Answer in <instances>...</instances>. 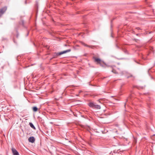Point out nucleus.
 I'll use <instances>...</instances> for the list:
<instances>
[{"instance_id": "18", "label": "nucleus", "mask_w": 155, "mask_h": 155, "mask_svg": "<svg viewBox=\"0 0 155 155\" xmlns=\"http://www.w3.org/2000/svg\"><path fill=\"white\" fill-rule=\"evenodd\" d=\"M138 35V34H137V35Z\"/></svg>"}, {"instance_id": "4", "label": "nucleus", "mask_w": 155, "mask_h": 155, "mask_svg": "<svg viewBox=\"0 0 155 155\" xmlns=\"http://www.w3.org/2000/svg\"><path fill=\"white\" fill-rule=\"evenodd\" d=\"M71 51V50L69 49L66 51H63L61 52H60L57 54V55H60L66 53L67 52H69Z\"/></svg>"}, {"instance_id": "17", "label": "nucleus", "mask_w": 155, "mask_h": 155, "mask_svg": "<svg viewBox=\"0 0 155 155\" xmlns=\"http://www.w3.org/2000/svg\"><path fill=\"white\" fill-rule=\"evenodd\" d=\"M109 67V66H108L107 65V67Z\"/></svg>"}, {"instance_id": "19", "label": "nucleus", "mask_w": 155, "mask_h": 155, "mask_svg": "<svg viewBox=\"0 0 155 155\" xmlns=\"http://www.w3.org/2000/svg\"><path fill=\"white\" fill-rule=\"evenodd\" d=\"M65 46H67V45H65Z\"/></svg>"}, {"instance_id": "6", "label": "nucleus", "mask_w": 155, "mask_h": 155, "mask_svg": "<svg viewBox=\"0 0 155 155\" xmlns=\"http://www.w3.org/2000/svg\"><path fill=\"white\" fill-rule=\"evenodd\" d=\"M6 10L7 8L6 7H4V8H1L0 10V14L2 15L3 14Z\"/></svg>"}, {"instance_id": "7", "label": "nucleus", "mask_w": 155, "mask_h": 155, "mask_svg": "<svg viewBox=\"0 0 155 155\" xmlns=\"http://www.w3.org/2000/svg\"><path fill=\"white\" fill-rule=\"evenodd\" d=\"M29 142L32 143H33L35 141V138L33 137H30L28 139Z\"/></svg>"}, {"instance_id": "12", "label": "nucleus", "mask_w": 155, "mask_h": 155, "mask_svg": "<svg viewBox=\"0 0 155 155\" xmlns=\"http://www.w3.org/2000/svg\"><path fill=\"white\" fill-rule=\"evenodd\" d=\"M124 52L126 53H127V51L126 50H124Z\"/></svg>"}, {"instance_id": "11", "label": "nucleus", "mask_w": 155, "mask_h": 155, "mask_svg": "<svg viewBox=\"0 0 155 155\" xmlns=\"http://www.w3.org/2000/svg\"><path fill=\"white\" fill-rule=\"evenodd\" d=\"M133 77V76L132 75H130L129 76H127V78H129L130 77Z\"/></svg>"}, {"instance_id": "13", "label": "nucleus", "mask_w": 155, "mask_h": 155, "mask_svg": "<svg viewBox=\"0 0 155 155\" xmlns=\"http://www.w3.org/2000/svg\"><path fill=\"white\" fill-rule=\"evenodd\" d=\"M136 29H137V30H139L140 29V28H139V27L137 28H136Z\"/></svg>"}, {"instance_id": "14", "label": "nucleus", "mask_w": 155, "mask_h": 155, "mask_svg": "<svg viewBox=\"0 0 155 155\" xmlns=\"http://www.w3.org/2000/svg\"><path fill=\"white\" fill-rule=\"evenodd\" d=\"M135 40L136 41V42H137V41H138V39H135Z\"/></svg>"}, {"instance_id": "5", "label": "nucleus", "mask_w": 155, "mask_h": 155, "mask_svg": "<svg viewBox=\"0 0 155 155\" xmlns=\"http://www.w3.org/2000/svg\"><path fill=\"white\" fill-rule=\"evenodd\" d=\"M12 151L14 155H19L18 152L14 148H12Z\"/></svg>"}, {"instance_id": "16", "label": "nucleus", "mask_w": 155, "mask_h": 155, "mask_svg": "<svg viewBox=\"0 0 155 155\" xmlns=\"http://www.w3.org/2000/svg\"><path fill=\"white\" fill-rule=\"evenodd\" d=\"M2 15V14H0V17Z\"/></svg>"}, {"instance_id": "9", "label": "nucleus", "mask_w": 155, "mask_h": 155, "mask_svg": "<svg viewBox=\"0 0 155 155\" xmlns=\"http://www.w3.org/2000/svg\"><path fill=\"white\" fill-rule=\"evenodd\" d=\"M33 110L34 111V112H36L38 110V108H37L36 107H33Z\"/></svg>"}, {"instance_id": "15", "label": "nucleus", "mask_w": 155, "mask_h": 155, "mask_svg": "<svg viewBox=\"0 0 155 155\" xmlns=\"http://www.w3.org/2000/svg\"><path fill=\"white\" fill-rule=\"evenodd\" d=\"M135 143H136V142H137V140H135Z\"/></svg>"}, {"instance_id": "1", "label": "nucleus", "mask_w": 155, "mask_h": 155, "mask_svg": "<svg viewBox=\"0 0 155 155\" xmlns=\"http://www.w3.org/2000/svg\"><path fill=\"white\" fill-rule=\"evenodd\" d=\"M112 72L115 74H120L122 75L124 74V72L121 70L120 69L114 66L112 68Z\"/></svg>"}, {"instance_id": "10", "label": "nucleus", "mask_w": 155, "mask_h": 155, "mask_svg": "<svg viewBox=\"0 0 155 155\" xmlns=\"http://www.w3.org/2000/svg\"><path fill=\"white\" fill-rule=\"evenodd\" d=\"M83 45H84V46H87V47H89V48H92V47H93V46H88V45H87V44H85V43H83Z\"/></svg>"}, {"instance_id": "8", "label": "nucleus", "mask_w": 155, "mask_h": 155, "mask_svg": "<svg viewBox=\"0 0 155 155\" xmlns=\"http://www.w3.org/2000/svg\"><path fill=\"white\" fill-rule=\"evenodd\" d=\"M29 125H30V127L31 128H33L34 129H35V127L34 125L33 124L31 123H30Z\"/></svg>"}, {"instance_id": "3", "label": "nucleus", "mask_w": 155, "mask_h": 155, "mask_svg": "<svg viewBox=\"0 0 155 155\" xmlns=\"http://www.w3.org/2000/svg\"><path fill=\"white\" fill-rule=\"evenodd\" d=\"M94 61L98 64H99L100 65H101L102 64L104 63L103 61L99 58L96 57H94Z\"/></svg>"}, {"instance_id": "2", "label": "nucleus", "mask_w": 155, "mask_h": 155, "mask_svg": "<svg viewBox=\"0 0 155 155\" xmlns=\"http://www.w3.org/2000/svg\"><path fill=\"white\" fill-rule=\"evenodd\" d=\"M88 105L90 107L97 109H100L101 108V107L99 105H97L95 104V103H94L92 102L90 103Z\"/></svg>"}]
</instances>
